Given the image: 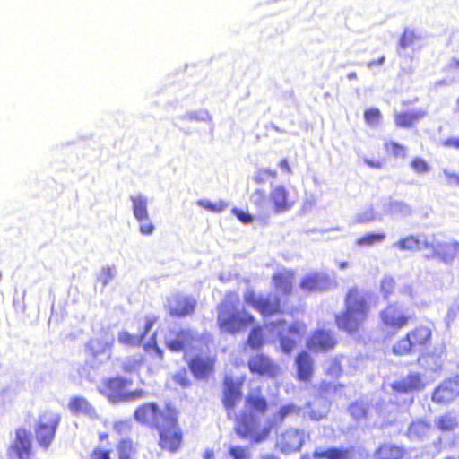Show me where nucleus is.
I'll return each mask as SVG.
<instances>
[{
    "label": "nucleus",
    "mask_w": 459,
    "mask_h": 459,
    "mask_svg": "<svg viewBox=\"0 0 459 459\" xmlns=\"http://www.w3.org/2000/svg\"><path fill=\"white\" fill-rule=\"evenodd\" d=\"M413 316L409 315L405 309L397 302L387 304L379 312V322L383 329L399 332L406 327L411 321Z\"/></svg>",
    "instance_id": "nucleus-10"
},
{
    "label": "nucleus",
    "mask_w": 459,
    "mask_h": 459,
    "mask_svg": "<svg viewBox=\"0 0 459 459\" xmlns=\"http://www.w3.org/2000/svg\"><path fill=\"white\" fill-rule=\"evenodd\" d=\"M113 275H114V273H113L112 268H110V267L104 268L101 272V276H100V281H101L102 284L106 285L110 281V279L113 277Z\"/></svg>",
    "instance_id": "nucleus-59"
},
{
    "label": "nucleus",
    "mask_w": 459,
    "mask_h": 459,
    "mask_svg": "<svg viewBox=\"0 0 459 459\" xmlns=\"http://www.w3.org/2000/svg\"><path fill=\"white\" fill-rule=\"evenodd\" d=\"M117 459H138L137 445L131 437L119 439L116 444Z\"/></svg>",
    "instance_id": "nucleus-31"
},
{
    "label": "nucleus",
    "mask_w": 459,
    "mask_h": 459,
    "mask_svg": "<svg viewBox=\"0 0 459 459\" xmlns=\"http://www.w3.org/2000/svg\"><path fill=\"white\" fill-rule=\"evenodd\" d=\"M299 409L294 404H285L281 406L276 413V419L282 421L287 416L297 413Z\"/></svg>",
    "instance_id": "nucleus-51"
},
{
    "label": "nucleus",
    "mask_w": 459,
    "mask_h": 459,
    "mask_svg": "<svg viewBox=\"0 0 459 459\" xmlns=\"http://www.w3.org/2000/svg\"><path fill=\"white\" fill-rule=\"evenodd\" d=\"M307 331V325L302 321H294L286 332H279L278 339L283 352L290 354L298 345Z\"/></svg>",
    "instance_id": "nucleus-17"
},
{
    "label": "nucleus",
    "mask_w": 459,
    "mask_h": 459,
    "mask_svg": "<svg viewBox=\"0 0 459 459\" xmlns=\"http://www.w3.org/2000/svg\"><path fill=\"white\" fill-rule=\"evenodd\" d=\"M424 377L420 372H410L401 379L391 384V389L397 394L415 393L423 390L426 386Z\"/></svg>",
    "instance_id": "nucleus-19"
},
{
    "label": "nucleus",
    "mask_w": 459,
    "mask_h": 459,
    "mask_svg": "<svg viewBox=\"0 0 459 459\" xmlns=\"http://www.w3.org/2000/svg\"><path fill=\"white\" fill-rule=\"evenodd\" d=\"M254 322V316L246 310H233V306L226 302L218 306L217 324L224 333H238Z\"/></svg>",
    "instance_id": "nucleus-5"
},
{
    "label": "nucleus",
    "mask_w": 459,
    "mask_h": 459,
    "mask_svg": "<svg viewBox=\"0 0 459 459\" xmlns=\"http://www.w3.org/2000/svg\"><path fill=\"white\" fill-rule=\"evenodd\" d=\"M114 337L104 331L100 336L91 338L85 346V352L91 367L99 366L110 358Z\"/></svg>",
    "instance_id": "nucleus-11"
},
{
    "label": "nucleus",
    "mask_w": 459,
    "mask_h": 459,
    "mask_svg": "<svg viewBox=\"0 0 459 459\" xmlns=\"http://www.w3.org/2000/svg\"><path fill=\"white\" fill-rule=\"evenodd\" d=\"M232 213L243 223L248 224L253 221V216L248 213L247 212H245L238 208H233Z\"/></svg>",
    "instance_id": "nucleus-53"
},
{
    "label": "nucleus",
    "mask_w": 459,
    "mask_h": 459,
    "mask_svg": "<svg viewBox=\"0 0 459 459\" xmlns=\"http://www.w3.org/2000/svg\"><path fill=\"white\" fill-rule=\"evenodd\" d=\"M247 368L252 375L275 379L281 374V366L264 352H256L247 359Z\"/></svg>",
    "instance_id": "nucleus-12"
},
{
    "label": "nucleus",
    "mask_w": 459,
    "mask_h": 459,
    "mask_svg": "<svg viewBox=\"0 0 459 459\" xmlns=\"http://www.w3.org/2000/svg\"><path fill=\"white\" fill-rule=\"evenodd\" d=\"M330 285L329 275L318 272L305 275L299 282L300 288L309 292L326 290Z\"/></svg>",
    "instance_id": "nucleus-23"
},
{
    "label": "nucleus",
    "mask_w": 459,
    "mask_h": 459,
    "mask_svg": "<svg viewBox=\"0 0 459 459\" xmlns=\"http://www.w3.org/2000/svg\"><path fill=\"white\" fill-rule=\"evenodd\" d=\"M444 147L454 148L459 150V138L448 137L442 142Z\"/></svg>",
    "instance_id": "nucleus-60"
},
{
    "label": "nucleus",
    "mask_w": 459,
    "mask_h": 459,
    "mask_svg": "<svg viewBox=\"0 0 459 459\" xmlns=\"http://www.w3.org/2000/svg\"><path fill=\"white\" fill-rule=\"evenodd\" d=\"M395 281L393 277H385L380 282V291L383 297L387 299L394 293Z\"/></svg>",
    "instance_id": "nucleus-41"
},
{
    "label": "nucleus",
    "mask_w": 459,
    "mask_h": 459,
    "mask_svg": "<svg viewBox=\"0 0 459 459\" xmlns=\"http://www.w3.org/2000/svg\"><path fill=\"white\" fill-rule=\"evenodd\" d=\"M424 247L432 250L431 255H426L427 259L436 258L443 263L449 264L459 256V242H424Z\"/></svg>",
    "instance_id": "nucleus-18"
},
{
    "label": "nucleus",
    "mask_w": 459,
    "mask_h": 459,
    "mask_svg": "<svg viewBox=\"0 0 459 459\" xmlns=\"http://www.w3.org/2000/svg\"><path fill=\"white\" fill-rule=\"evenodd\" d=\"M364 119L369 126H377L381 119V112L377 108H370L364 111Z\"/></svg>",
    "instance_id": "nucleus-47"
},
{
    "label": "nucleus",
    "mask_w": 459,
    "mask_h": 459,
    "mask_svg": "<svg viewBox=\"0 0 459 459\" xmlns=\"http://www.w3.org/2000/svg\"><path fill=\"white\" fill-rule=\"evenodd\" d=\"M296 197L283 185L273 186L268 195V203L273 213L279 214L291 210L296 204Z\"/></svg>",
    "instance_id": "nucleus-15"
},
{
    "label": "nucleus",
    "mask_w": 459,
    "mask_h": 459,
    "mask_svg": "<svg viewBox=\"0 0 459 459\" xmlns=\"http://www.w3.org/2000/svg\"><path fill=\"white\" fill-rule=\"evenodd\" d=\"M370 311V294L353 286L344 296V310L334 316L335 325L340 331L357 333L362 329Z\"/></svg>",
    "instance_id": "nucleus-3"
},
{
    "label": "nucleus",
    "mask_w": 459,
    "mask_h": 459,
    "mask_svg": "<svg viewBox=\"0 0 459 459\" xmlns=\"http://www.w3.org/2000/svg\"><path fill=\"white\" fill-rule=\"evenodd\" d=\"M132 383L130 378L120 376L108 377L102 379L99 392L114 403L143 397L145 394L143 390L126 391Z\"/></svg>",
    "instance_id": "nucleus-7"
},
{
    "label": "nucleus",
    "mask_w": 459,
    "mask_h": 459,
    "mask_svg": "<svg viewBox=\"0 0 459 459\" xmlns=\"http://www.w3.org/2000/svg\"><path fill=\"white\" fill-rule=\"evenodd\" d=\"M304 443V431L290 428L278 437L276 445L282 453L289 454L299 450Z\"/></svg>",
    "instance_id": "nucleus-21"
},
{
    "label": "nucleus",
    "mask_w": 459,
    "mask_h": 459,
    "mask_svg": "<svg viewBox=\"0 0 459 459\" xmlns=\"http://www.w3.org/2000/svg\"><path fill=\"white\" fill-rule=\"evenodd\" d=\"M139 366H140L139 361L125 362L122 365V370L126 373H132V372L136 371L138 369Z\"/></svg>",
    "instance_id": "nucleus-58"
},
{
    "label": "nucleus",
    "mask_w": 459,
    "mask_h": 459,
    "mask_svg": "<svg viewBox=\"0 0 459 459\" xmlns=\"http://www.w3.org/2000/svg\"><path fill=\"white\" fill-rule=\"evenodd\" d=\"M432 340V329L428 325L420 324L400 337L392 346L395 356L410 355L428 347Z\"/></svg>",
    "instance_id": "nucleus-4"
},
{
    "label": "nucleus",
    "mask_w": 459,
    "mask_h": 459,
    "mask_svg": "<svg viewBox=\"0 0 459 459\" xmlns=\"http://www.w3.org/2000/svg\"><path fill=\"white\" fill-rule=\"evenodd\" d=\"M459 396V374L440 382L431 393V400L437 404H448Z\"/></svg>",
    "instance_id": "nucleus-16"
},
{
    "label": "nucleus",
    "mask_w": 459,
    "mask_h": 459,
    "mask_svg": "<svg viewBox=\"0 0 459 459\" xmlns=\"http://www.w3.org/2000/svg\"><path fill=\"white\" fill-rule=\"evenodd\" d=\"M198 204L205 210L211 211L212 212H221L227 208V203L222 200L217 202H212L210 200H200L198 201Z\"/></svg>",
    "instance_id": "nucleus-42"
},
{
    "label": "nucleus",
    "mask_w": 459,
    "mask_h": 459,
    "mask_svg": "<svg viewBox=\"0 0 459 459\" xmlns=\"http://www.w3.org/2000/svg\"><path fill=\"white\" fill-rule=\"evenodd\" d=\"M195 341V335L192 330L188 328H181L170 331V336L166 339V347L173 352H178L188 346Z\"/></svg>",
    "instance_id": "nucleus-22"
},
{
    "label": "nucleus",
    "mask_w": 459,
    "mask_h": 459,
    "mask_svg": "<svg viewBox=\"0 0 459 459\" xmlns=\"http://www.w3.org/2000/svg\"><path fill=\"white\" fill-rule=\"evenodd\" d=\"M11 459H36L30 432L25 428L15 429V437L7 448Z\"/></svg>",
    "instance_id": "nucleus-13"
},
{
    "label": "nucleus",
    "mask_w": 459,
    "mask_h": 459,
    "mask_svg": "<svg viewBox=\"0 0 459 459\" xmlns=\"http://www.w3.org/2000/svg\"><path fill=\"white\" fill-rule=\"evenodd\" d=\"M139 230L143 235H151L154 230V225L148 219L147 221H139Z\"/></svg>",
    "instance_id": "nucleus-55"
},
{
    "label": "nucleus",
    "mask_w": 459,
    "mask_h": 459,
    "mask_svg": "<svg viewBox=\"0 0 459 459\" xmlns=\"http://www.w3.org/2000/svg\"><path fill=\"white\" fill-rule=\"evenodd\" d=\"M265 343L263 328L260 325L254 326L247 336L246 344L253 351L261 349Z\"/></svg>",
    "instance_id": "nucleus-34"
},
{
    "label": "nucleus",
    "mask_w": 459,
    "mask_h": 459,
    "mask_svg": "<svg viewBox=\"0 0 459 459\" xmlns=\"http://www.w3.org/2000/svg\"><path fill=\"white\" fill-rule=\"evenodd\" d=\"M243 384L244 377L236 378L226 375L222 379L221 402L229 419L236 414V408L242 398Z\"/></svg>",
    "instance_id": "nucleus-9"
},
{
    "label": "nucleus",
    "mask_w": 459,
    "mask_h": 459,
    "mask_svg": "<svg viewBox=\"0 0 459 459\" xmlns=\"http://www.w3.org/2000/svg\"><path fill=\"white\" fill-rule=\"evenodd\" d=\"M111 449L100 446L92 448L89 457L90 459H112Z\"/></svg>",
    "instance_id": "nucleus-46"
},
{
    "label": "nucleus",
    "mask_w": 459,
    "mask_h": 459,
    "mask_svg": "<svg viewBox=\"0 0 459 459\" xmlns=\"http://www.w3.org/2000/svg\"><path fill=\"white\" fill-rule=\"evenodd\" d=\"M131 428L129 420H117L113 423V430L117 435L126 434L131 430Z\"/></svg>",
    "instance_id": "nucleus-52"
},
{
    "label": "nucleus",
    "mask_w": 459,
    "mask_h": 459,
    "mask_svg": "<svg viewBox=\"0 0 459 459\" xmlns=\"http://www.w3.org/2000/svg\"><path fill=\"white\" fill-rule=\"evenodd\" d=\"M406 455L404 446L388 441L380 443L373 452L374 459H404Z\"/></svg>",
    "instance_id": "nucleus-26"
},
{
    "label": "nucleus",
    "mask_w": 459,
    "mask_h": 459,
    "mask_svg": "<svg viewBox=\"0 0 459 459\" xmlns=\"http://www.w3.org/2000/svg\"><path fill=\"white\" fill-rule=\"evenodd\" d=\"M386 238V234L384 232L377 233H366L356 239V245L359 247H371L377 243L383 242Z\"/></svg>",
    "instance_id": "nucleus-37"
},
{
    "label": "nucleus",
    "mask_w": 459,
    "mask_h": 459,
    "mask_svg": "<svg viewBox=\"0 0 459 459\" xmlns=\"http://www.w3.org/2000/svg\"><path fill=\"white\" fill-rule=\"evenodd\" d=\"M68 409L74 415L96 416L94 406L82 396H73L68 402Z\"/></svg>",
    "instance_id": "nucleus-29"
},
{
    "label": "nucleus",
    "mask_w": 459,
    "mask_h": 459,
    "mask_svg": "<svg viewBox=\"0 0 459 459\" xmlns=\"http://www.w3.org/2000/svg\"><path fill=\"white\" fill-rule=\"evenodd\" d=\"M118 342L126 346L139 345L143 341L140 339V335H133L127 331H121L117 336Z\"/></svg>",
    "instance_id": "nucleus-43"
},
{
    "label": "nucleus",
    "mask_w": 459,
    "mask_h": 459,
    "mask_svg": "<svg viewBox=\"0 0 459 459\" xmlns=\"http://www.w3.org/2000/svg\"><path fill=\"white\" fill-rule=\"evenodd\" d=\"M343 356L339 355L332 359L326 373L333 377H338L342 372V359Z\"/></svg>",
    "instance_id": "nucleus-45"
},
{
    "label": "nucleus",
    "mask_w": 459,
    "mask_h": 459,
    "mask_svg": "<svg viewBox=\"0 0 459 459\" xmlns=\"http://www.w3.org/2000/svg\"><path fill=\"white\" fill-rule=\"evenodd\" d=\"M349 412L353 419L359 420L367 417L368 408L361 402H354L349 406Z\"/></svg>",
    "instance_id": "nucleus-40"
},
{
    "label": "nucleus",
    "mask_w": 459,
    "mask_h": 459,
    "mask_svg": "<svg viewBox=\"0 0 459 459\" xmlns=\"http://www.w3.org/2000/svg\"><path fill=\"white\" fill-rule=\"evenodd\" d=\"M294 279L295 272L292 270L280 271L272 276L274 289L285 295L292 292Z\"/></svg>",
    "instance_id": "nucleus-28"
},
{
    "label": "nucleus",
    "mask_w": 459,
    "mask_h": 459,
    "mask_svg": "<svg viewBox=\"0 0 459 459\" xmlns=\"http://www.w3.org/2000/svg\"><path fill=\"white\" fill-rule=\"evenodd\" d=\"M437 429L443 432H454L459 426L458 416L454 411H446L435 420Z\"/></svg>",
    "instance_id": "nucleus-32"
},
{
    "label": "nucleus",
    "mask_w": 459,
    "mask_h": 459,
    "mask_svg": "<svg viewBox=\"0 0 459 459\" xmlns=\"http://www.w3.org/2000/svg\"><path fill=\"white\" fill-rule=\"evenodd\" d=\"M60 421L61 415L52 410H45L39 413L34 436L41 447L48 448L53 443Z\"/></svg>",
    "instance_id": "nucleus-8"
},
{
    "label": "nucleus",
    "mask_w": 459,
    "mask_h": 459,
    "mask_svg": "<svg viewBox=\"0 0 459 459\" xmlns=\"http://www.w3.org/2000/svg\"><path fill=\"white\" fill-rule=\"evenodd\" d=\"M425 241H421L419 236L409 235L395 242L394 247L400 250H418L424 247Z\"/></svg>",
    "instance_id": "nucleus-36"
},
{
    "label": "nucleus",
    "mask_w": 459,
    "mask_h": 459,
    "mask_svg": "<svg viewBox=\"0 0 459 459\" xmlns=\"http://www.w3.org/2000/svg\"><path fill=\"white\" fill-rule=\"evenodd\" d=\"M244 404L245 411L235 418L234 431L242 439H250L255 443L264 440L270 434L271 427L261 429L259 416L264 415L269 409L262 385L249 387Z\"/></svg>",
    "instance_id": "nucleus-2"
},
{
    "label": "nucleus",
    "mask_w": 459,
    "mask_h": 459,
    "mask_svg": "<svg viewBox=\"0 0 459 459\" xmlns=\"http://www.w3.org/2000/svg\"><path fill=\"white\" fill-rule=\"evenodd\" d=\"M278 177V173L275 169L262 168L256 170L254 176V181L256 184H264L268 180H274Z\"/></svg>",
    "instance_id": "nucleus-38"
},
{
    "label": "nucleus",
    "mask_w": 459,
    "mask_h": 459,
    "mask_svg": "<svg viewBox=\"0 0 459 459\" xmlns=\"http://www.w3.org/2000/svg\"><path fill=\"white\" fill-rule=\"evenodd\" d=\"M172 379L178 385L182 387H187L191 385V379L189 377L188 372L186 368H182L178 371H177L173 376Z\"/></svg>",
    "instance_id": "nucleus-48"
},
{
    "label": "nucleus",
    "mask_w": 459,
    "mask_h": 459,
    "mask_svg": "<svg viewBox=\"0 0 459 459\" xmlns=\"http://www.w3.org/2000/svg\"><path fill=\"white\" fill-rule=\"evenodd\" d=\"M229 455L233 459H249L250 458V454H249L248 450L246 447L240 446H230L229 449Z\"/></svg>",
    "instance_id": "nucleus-50"
},
{
    "label": "nucleus",
    "mask_w": 459,
    "mask_h": 459,
    "mask_svg": "<svg viewBox=\"0 0 459 459\" xmlns=\"http://www.w3.org/2000/svg\"><path fill=\"white\" fill-rule=\"evenodd\" d=\"M204 459H213L214 458V452L212 449H207L204 451Z\"/></svg>",
    "instance_id": "nucleus-64"
},
{
    "label": "nucleus",
    "mask_w": 459,
    "mask_h": 459,
    "mask_svg": "<svg viewBox=\"0 0 459 459\" xmlns=\"http://www.w3.org/2000/svg\"><path fill=\"white\" fill-rule=\"evenodd\" d=\"M427 116L424 109L401 111L394 114V124L399 128H411Z\"/></svg>",
    "instance_id": "nucleus-27"
},
{
    "label": "nucleus",
    "mask_w": 459,
    "mask_h": 459,
    "mask_svg": "<svg viewBox=\"0 0 459 459\" xmlns=\"http://www.w3.org/2000/svg\"><path fill=\"white\" fill-rule=\"evenodd\" d=\"M156 321H157V317H155V316H151V317H146L145 318V324H144L143 331L139 334L140 335V339L143 340L145 338V336L148 334L150 330L152 328V326H153V325L155 324Z\"/></svg>",
    "instance_id": "nucleus-56"
},
{
    "label": "nucleus",
    "mask_w": 459,
    "mask_h": 459,
    "mask_svg": "<svg viewBox=\"0 0 459 459\" xmlns=\"http://www.w3.org/2000/svg\"><path fill=\"white\" fill-rule=\"evenodd\" d=\"M196 300L190 296H177L173 305L169 307V314L172 317L182 318L191 316L196 308Z\"/></svg>",
    "instance_id": "nucleus-24"
},
{
    "label": "nucleus",
    "mask_w": 459,
    "mask_h": 459,
    "mask_svg": "<svg viewBox=\"0 0 459 459\" xmlns=\"http://www.w3.org/2000/svg\"><path fill=\"white\" fill-rule=\"evenodd\" d=\"M244 301L247 305L257 311L263 317L283 314H290L292 316L296 311H298L297 307H293L290 311L286 310L282 305L281 298L271 293L266 295H257L254 290H247L244 294Z\"/></svg>",
    "instance_id": "nucleus-6"
},
{
    "label": "nucleus",
    "mask_w": 459,
    "mask_h": 459,
    "mask_svg": "<svg viewBox=\"0 0 459 459\" xmlns=\"http://www.w3.org/2000/svg\"><path fill=\"white\" fill-rule=\"evenodd\" d=\"M338 344L335 333L327 329L317 328L312 331L306 341V347L314 353L328 352Z\"/></svg>",
    "instance_id": "nucleus-14"
},
{
    "label": "nucleus",
    "mask_w": 459,
    "mask_h": 459,
    "mask_svg": "<svg viewBox=\"0 0 459 459\" xmlns=\"http://www.w3.org/2000/svg\"><path fill=\"white\" fill-rule=\"evenodd\" d=\"M415 39H416V36L413 31L405 30L403 33V35L401 36L400 46L403 48H405L408 46H410L414 41Z\"/></svg>",
    "instance_id": "nucleus-54"
},
{
    "label": "nucleus",
    "mask_w": 459,
    "mask_h": 459,
    "mask_svg": "<svg viewBox=\"0 0 459 459\" xmlns=\"http://www.w3.org/2000/svg\"><path fill=\"white\" fill-rule=\"evenodd\" d=\"M254 196L255 197L254 203L256 206L262 207L265 203V194L263 189H256L254 192Z\"/></svg>",
    "instance_id": "nucleus-57"
},
{
    "label": "nucleus",
    "mask_w": 459,
    "mask_h": 459,
    "mask_svg": "<svg viewBox=\"0 0 459 459\" xmlns=\"http://www.w3.org/2000/svg\"><path fill=\"white\" fill-rule=\"evenodd\" d=\"M364 161L368 167L373 168V169H380L383 167V162L381 160H373L365 159Z\"/></svg>",
    "instance_id": "nucleus-61"
},
{
    "label": "nucleus",
    "mask_w": 459,
    "mask_h": 459,
    "mask_svg": "<svg viewBox=\"0 0 459 459\" xmlns=\"http://www.w3.org/2000/svg\"><path fill=\"white\" fill-rule=\"evenodd\" d=\"M315 459H352V447H328L325 450H315L313 452Z\"/></svg>",
    "instance_id": "nucleus-30"
},
{
    "label": "nucleus",
    "mask_w": 459,
    "mask_h": 459,
    "mask_svg": "<svg viewBox=\"0 0 459 459\" xmlns=\"http://www.w3.org/2000/svg\"><path fill=\"white\" fill-rule=\"evenodd\" d=\"M384 60H385V56H383L379 57L378 59L369 61L368 63V66L372 67L374 65H382Z\"/></svg>",
    "instance_id": "nucleus-63"
},
{
    "label": "nucleus",
    "mask_w": 459,
    "mask_h": 459,
    "mask_svg": "<svg viewBox=\"0 0 459 459\" xmlns=\"http://www.w3.org/2000/svg\"><path fill=\"white\" fill-rule=\"evenodd\" d=\"M296 377L302 382H310L314 375V360L307 351H299L295 358Z\"/></svg>",
    "instance_id": "nucleus-25"
},
{
    "label": "nucleus",
    "mask_w": 459,
    "mask_h": 459,
    "mask_svg": "<svg viewBox=\"0 0 459 459\" xmlns=\"http://www.w3.org/2000/svg\"><path fill=\"white\" fill-rule=\"evenodd\" d=\"M430 429L429 423L421 419L412 420L406 430V437L411 440H420L427 437Z\"/></svg>",
    "instance_id": "nucleus-33"
},
{
    "label": "nucleus",
    "mask_w": 459,
    "mask_h": 459,
    "mask_svg": "<svg viewBox=\"0 0 459 459\" xmlns=\"http://www.w3.org/2000/svg\"><path fill=\"white\" fill-rule=\"evenodd\" d=\"M133 213L138 221L148 220L147 200L142 196H132Z\"/></svg>",
    "instance_id": "nucleus-35"
},
{
    "label": "nucleus",
    "mask_w": 459,
    "mask_h": 459,
    "mask_svg": "<svg viewBox=\"0 0 459 459\" xmlns=\"http://www.w3.org/2000/svg\"><path fill=\"white\" fill-rule=\"evenodd\" d=\"M385 149L394 157L404 158L406 156V148L403 144L390 141L385 143Z\"/></svg>",
    "instance_id": "nucleus-44"
},
{
    "label": "nucleus",
    "mask_w": 459,
    "mask_h": 459,
    "mask_svg": "<svg viewBox=\"0 0 459 459\" xmlns=\"http://www.w3.org/2000/svg\"><path fill=\"white\" fill-rule=\"evenodd\" d=\"M307 407L310 409L308 418L314 421H319L325 419L329 412V406L325 403L318 408L312 407V403H308Z\"/></svg>",
    "instance_id": "nucleus-39"
},
{
    "label": "nucleus",
    "mask_w": 459,
    "mask_h": 459,
    "mask_svg": "<svg viewBox=\"0 0 459 459\" xmlns=\"http://www.w3.org/2000/svg\"><path fill=\"white\" fill-rule=\"evenodd\" d=\"M215 363V356L198 353L187 361V366L195 378L205 379L214 372Z\"/></svg>",
    "instance_id": "nucleus-20"
},
{
    "label": "nucleus",
    "mask_w": 459,
    "mask_h": 459,
    "mask_svg": "<svg viewBox=\"0 0 459 459\" xmlns=\"http://www.w3.org/2000/svg\"><path fill=\"white\" fill-rule=\"evenodd\" d=\"M179 411L171 403L163 405L146 402L137 406L134 419L141 425L156 430L161 450L177 452L182 446L184 433L178 421Z\"/></svg>",
    "instance_id": "nucleus-1"
},
{
    "label": "nucleus",
    "mask_w": 459,
    "mask_h": 459,
    "mask_svg": "<svg viewBox=\"0 0 459 459\" xmlns=\"http://www.w3.org/2000/svg\"><path fill=\"white\" fill-rule=\"evenodd\" d=\"M279 167L283 169L286 173L290 174L291 173V168L288 162L287 159H282L279 162Z\"/></svg>",
    "instance_id": "nucleus-62"
},
{
    "label": "nucleus",
    "mask_w": 459,
    "mask_h": 459,
    "mask_svg": "<svg viewBox=\"0 0 459 459\" xmlns=\"http://www.w3.org/2000/svg\"><path fill=\"white\" fill-rule=\"evenodd\" d=\"M411 167L414 172L418 174H424L429 171L430 166L429 163L420 157H415L411 161Z\"/></svg>",
    "instance_id": "nucleus-49"
}]
</instances>
